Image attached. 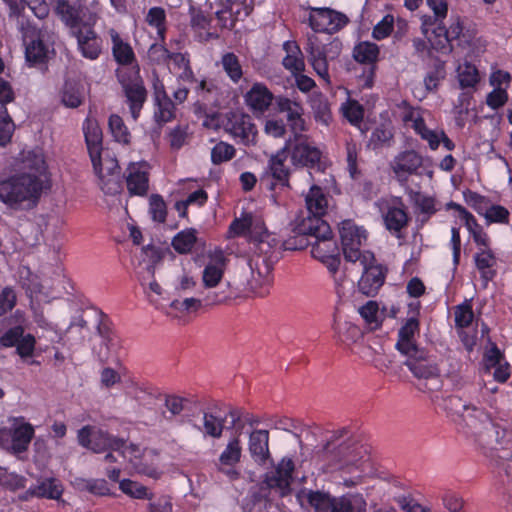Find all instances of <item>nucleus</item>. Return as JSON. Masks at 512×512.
Here are the masks:
<instances>
[{
	"instance_id": "obj_26",
	"label": "nucleus",
	"mask_w": 512,
	"mask_h": 512,
	"mask_svg": "<svg viewBox=\"0 0 512 512\" xmlns=\"http://www.w3.org/2000/svg\"><path fill=\"white\" fill-rule=\"evenodd\" d=\"M286 149L287 146L282 150L278 151L275 155H272L269 159L268 170L272 177L279 182L282 186H289V168L286 167Z\"/></svg>"
},
{
	"instance_id": "obj_39",
	"label": "nucleus",
	"mask_w": 512,
	"mask_h": 512,
	"mask_svg": "<svg viewBox=\"0 0 512 512\" xmlns=\"http://www.w3.org/2000/svg\"><path fill=\"white\" fill-rule=\"evenodd\" d=\"M85 139L91 160L97 159L102 153L101 140L102 134L98 126L89 125L85 132Z\"/></svg>"
},
{
	"instance_id": "obj_52",
	"label": "nucleus",
	"mask_w": 512,
	"mask_h": 512,
	"mask_svg": "<svg viewBox=\"0 0 512 512\" xmlns=\"http://www.w3.org/2000/svg\"><path fill=\"white\" fill-rule=\"evenodd\" d=\"M359 313L366 323L370 325L371 329L379 327V308L376 301H368L365 305L359 308Z\"/></svg>"
},
{
	"instance_id": "obj_3",
	"label": "nucleus",
	"mask_w": 512,
	"mask_h": 512,
	"mask_svg": "<svg viewBox=\"0 0 512 512\" xmlns=\"http://www.w3.org/2000/svg\"><path fill=\"white\" fill-rule=\"evenodd\" d=\"M339 234L346 261L354 264H357V261H362L368 264L373 260V253L360 250L367 238L366 231L362 227L357 226L351 220H344L340 224Z\"/></svg>"
},
{
	"instance_id": "obj_60",
	"label": "nucleus",
	"mask_w": 512,
	"mask_h": 512,
	"mask_svg": "<svg viewBox=\"0 0 512 512\" xmlns=\"http://www.w3.org/2000/svg\"><path fill=\"white\" fill-rule=\"evenodd\" d=\"M202 302L197 298H185L184 300H173L170 307L180 313H191L199 310Z\"/></svg>"
},
{
	"instance_id": "obj_31",
	"label": "nucleus",
	"mask_w": 512,
	"mask_h": 512,
	"mask_svg": "<svg viewBox=\"0 0 512 512\" xmlns=\"http://www.w3.org/2000/svg\"><path fill=\"white\" fill-rule=\"evenodd\" d=\"M256 228H257L256 226L255 227L253 226L252 216L246 215L241 219H235L230 225L229 232L233 233L234 235H242L248 231L255 242H258L259 244H263L264 238L268 237V233L266 230H263V231H261V233L258 237H255L254 230H256ZM259 229L262 230L261 227Z\"/></svg>"
},
{
	"instance_id": "obj_28",
	"label": "nucleus",
	"mask_w": 512,
	"mask_h": 512,
	"mask_svg": "<svg viewBox=\"0 0 512 512\" xmlns=\"http://www.w3.org/2000/svg\"><path fill=\"white\" fill-rule=\"evenodd\" d=\"M311 246V255L322 262H327L339 254V249L333 239V235L327 238L315 239Z\"/></svg>"
},
{
	"instance_id": "obj_47",
	"label": "nucleus",
	"mask_w": 512,
	"mask_h": 512,
	"mask_svg": "<svg viewBox=\"0 0 512 512\" xmlns=\"http://www.w3.org/2000/svg\"><path fill=\"white\" fill-rule=\"evenodd\" d=\"M113 55L116 61L122 65H127L133 62L134 53L132 48L122 42L118 35L113 37Z\"/></svg>"
},
{
	"instance_id": "obj_32",
	"label": "nucleus",
	"mask_w": 512,
	"mask_h": 512,
	"mask_svg": "<svg viewBox=\"0 0 512 512\" xmlns=\"http://www.w3.org/2000/svg\"><path fill=\"white\" fill-rule=\"evenodd\" d=\"M405 121H412L414 130L429 143L431 149L435 150L438 148L440 143L439 135L425 125L424 120L420 116H415L414 112H410L404 117Z\"/></svg>"
},
{
	"instance_id": "obj_54",
	"label": "nucleus",
	"mask_w": 512,
	"mask_h": 512,
	"mask_svg": "<svg viewBox=\"0 0 512 512\" xmlns=\"http://www.w3.org/2000/svg\"><path fill=\"white\" fill-rule=\"evenodd\" d=\"M110 131L118 142L128 143L129 133L122 118L118 115H111L109 118Z\"/></svg>"
},
{
	"instance_id": "obj_10",
	"label": "nucleus",
	"mask_w": 512,
	"mask_h": 512,
	"mask_svg": "<svg viewBox=\"0 0 512 512\" xmlns=\"http://www.w3.org/2000/svg\"><path fill=\"white\" fill-rule=\"evenodd\" d=\"M224 129L235 138H240L244 145L255 144L257 130L251 117L245 114L231 113Z\"/></svg>"
},
{
	"instance_id": "obj_18",
	"label": "nucleus",
	"mask_w": 512,
	"mask_h": 512,
	"mask_svg": "<svg viewBox=\"0 0 512 512\" xmlns=\"http://www.w3.org/2000/svg\"><path fill=\"white\" fill-rule=\"evenodd\" d=\"M127 188L130 194L143 196L148 191V172L146 164L131 163L127 169Z\"/></svg>"
},
{
	"instance_id": "obj_48",
	"label": "nucleus",
	"mask_w": 512,
	"mask_h": 512,
	"mask_svg": "<svg viewBox=\"0 0 512 512\" xmlns=\"http://www.w3.org/2000/svg\"><path fill=\"white\" fill-rule=\"evenodd\" d=\"M118 451L121 452V454L124 458H127L130 462H132L134 464V466L138 470V472L147 474L151 477H156L157 472L154 469L146 468V467H139L138 464L134 461V460H137L141 456V450L137 445H135V444L126 445V442L124 441V446Z\"/></svg>"
},
{
	"instance_id": "obj_14",
	"label": "nucleus",
	"mask_w": 512,
	"mask_h": 512,
	"mask_svg": "<svg viewBox=\"0 0 512 512\" xmlns=\"http://www.w3.org/2000/svg\"><path fill=\"white\" fill-rule=\"evenodd\" d=\"M276 105L279 112L286 114L287 122L294 136L305 131V121L302 118L303 108L298 102L286 97H278Z\"/></svg>"
},
{
	"instance_id": "obj_44",
	"label": "nucleus",
	"mask_w": 512,
	"mask_h": 512,
	"mask_svg": "<svg viewBox=\"0 0 512 512\" xmlns=\"http://www.w3.org/2000/svg\"><path fill=\"white\" fill-rule=\"evenodd\" d=\"M311 106L315 115V119L325 125H328L331 120V112L327 99L322 95H315L311 99Z\"/></svg>"
},
{
	"instance_id": "obj_38",
	"label": "nucleus",
	"mask_w": 512,
	"mask_h": 512,
	"mask_svg": "<svg viewBox=\"0 0 512 512\" xmlns=\"http://www.w3.org/2000/svg\"><path fill=\"white\" fill-rule=\"evenodd\" d=\"M62 487L54 479H46L31 489V494L37 497L59 499L62 494Z\"/></svg>"
},
{
	"instance_id": "obj_49",
	"label": "nucleus",
	"mask_w": 512,
	"mask_h": 512,
	"mask_svg": "<svg viewBox=\"0 0 512 512\" xmlns=\"http://www.w3.org/2000/svg\"><path fill=\"white\" fill-rule=\"evenodd\" d=\"M224 419L217 418L211 413H203V428L206 435L220 438L224 429Z\"/></svg>"
},
{
	"instance_id": "obj_56",
	"label": "nucleus",
	"mask_w": 512,
	"mask_h": 512,
	"mask_svg": "<svg viewBox=\"0 0 512 512\" xmlns=\"http://www.w3.org/2000/svg\"><path fill=\"white\" fill-rule=\"evenodd\" d=\"M455 324L459 328L469 326L474 318L472 307L469 303H463L455 308Z\"/></svg>"
},
{
	"instance_id": "obj_5",
	"label": "nucleus",
	"mask_w": 512,
	"mask_h": 512,
	"mask_svg": "<svg viewBox=\"0 0 512 512\" xmlns=\"http://www.w3.org/2000/svg\"><path fill=\"white\" fill-rule=\"evenodd\" d=\"M117 75L131 115L136 120L147 98V90L139 75V68H133L130 76L124 69L118 70Z\"/></svg>"
},
{
	"instance_id": "obj_15",
	"label": "nucleus",
	"mask_w": 512,
	"mask_h": 512,
	"mask_svg": "<svg viewBox=\"0 0 512 512\" xmlns=\"http://www.w3.org/2000/svg\"><path fill=\"white\" fill-rule=\"evenodd\" d=\"M248 451L255 463L265 465L270 459L269 431L253 430L248 437Z\"/></svg>"
},
{
	"instance_id": "obj_13",
	"label": "nucleus",
	"mask_w": 512,
	"mask_h": 512,
	"mask_svg": "<svg viewBox=\"0 0 512 512\" xmlns=\"http://www.w3.org/2000/svg\"><path fill=\"white\" fill-rule=\"evenodd\" d=\"M322 217L308 214L293 225L292 231L299 235L314 237L315 239L331 237L332 230Z\"/></svg>"
},
{
	"instance_id": "obj_11",
	"label": "nucleus",
	"mask_w": 512,
	"mask_h": 512,
	"mask_svg": "<svg viewBox=\"0 0 512 512\" xmlns=\"http://www.w3.org/2000/svg\"><path fill=\"white\" fill-rule=\"evenodd\" d=\"M404 364L418 379H431L438 376V368L432 363L427 351L423 348L405 355Z\"/></svg>"
},
{
	"instance_id": "obj_2",
	"label": "nucleus",
	"mask_w": 512,
	"mask_h": 512,
	"mask_svg": "<svg viewBox=\"0 0 512 512\" xmlns=\"http://www.w3.org/2000/svg\"><path fill=\"white\" fill-rule=\"evenodd\" d=\"M363 452L362 447L354 441L338 443L331 440L317 454L319 458L328 462V467L331 470L356 473L362 471Z\"/></svg>"
},
{
	"instance_id": "obj_62",
	"label": "nucleus",
	"mask_w": 512,
	"mask_h": 512,
	"mask_svg": "<svg viewBox=\"0 0 512 512\" xmlns=\"http://www.w3.org/2000/svg\"><path fill=\"white\" fill-rule=\"evenodd\" d=\"M16 293L11 287H5L0 292V316L11 311L16 305Z\"/></svg>"
},
{
	"instance_id": "obj_42",
	"label": "nucleus",
	"mask_w": 512,
	"mask_h": 512,
	"mask_svg": "<svg viewBox=\"0 0 512 512\" xmlns=\"http://www.w3.org/2000/svg\"><path fill=\"white\" fill-rule=\"evenodd\" d=\"M458 81L461 88L474 87L479 82V74L477 68L466 62L458 66Z\"/></svg>"
},
{
	"instance_id": "obj_22",
	"label": "nucleus",
	"mask_w": 512,
	"mask_h": 512,
	"mask_svg": "<svg viewBox=\"0 0 512 512\" xmlns=\"http://www.w3.org/2000/svg\"><path fill=\"white\" fill-rule=\"evenodd\" d=\"M273 94L269 89L261 84L255 83L245 94L246 104L254 111L264 112L271 105Z\"/></svg>"
},
{
	"instance_id": "obj_4",
	"label": "nucleus",
	"mask_w": 512,
	"mask_h": 512,
	"mask_svg": "<svg viewBox=\"0 0 512 512\" xmlns=\"http://www.w3.org/2000/svg\"><path fill=\"white\" fill-rule=\"evenodd\" d=\"M91 162L102 191L109 195L118 193L121 190V172L117 159L109 151H104Z\"/></svg>"
},
{
	"instance_id": "obj_27",
	"label": "nucleus",
	"mask_w": 512,
	"mask_h": 512,
	"mask_svg": "<svg viewBox=\"0 0 512 512\" xmlns=\"http://www.w3.org/2000/svg\"><path fill=\"white\" fill-rule=\"evenodd\" d=\"M307 213L309 215L324 216L328 208V200L322 189L313 185L305 196Z\"/></svg>"
},
{
	"instance_id": "obj_59",
	"label": "nucleus",
	"mask_w": 512,
	"mask_h": 512,
	"mask_svg": "<svg viewBox=\"0 0 512 512\" xmlns=\"http://www.w3.org/2000/svg\"><path fill=\"white\" fill-rule=\"evenodd\" d=\"M307 500L317 511L332 508V499H330L328 494L320 491H310L307 495Z\"/></svg>"
},
{
	"instance_id": "obj_19",
	"label": "nucleus",
	"mask_w": 512,
	"mask_h": 512,
	"mask_svg": "<svg viewBox=\"0 0 512 512\" xmlns=\"http://www.w3.org/2000/svg\"><path fill=\"white\" fill-rule=\"evenodd\" d=\"M226 258L221 250L215 251L211 261L206 265L202 274L205 288L216 287L223 278Z\"/></svg>"
},
{
	"instance_id": "obj_40",
	"label": "nucleus",
	"mask_w": 512,
	"mask_h": 512,
	"mask_svg": "<svg viewBox=\"0 0 512 512\" xmlns=\"http://www.w3.org/2000/svg\"><path fill=\"white\" fill-rule=\"evenodd\" d=\"M157 105V110L155 112V120L158 123H167L171 121L175 114H174V103L167 95H162L159 98V95L157 96V100L155 101Z\"/></svg>"
},
{
	"instance_id": "obj_41",
	"label": "nucleus",
	"mask_w": 512,
	"mask_h": 512,
	"mask_svg": "<svg viewBox=\"0 0 512 512\" xmlns=\"http://www.w3.org/2000/svg\"><path fill=\"white\" fill-rule=\"evenodd\" d=\"M23 169L28 170L27 174H35L39 178L46 171L44 157L39 152H28L23 159Z\"/></svg>"
},
{
	"instance_id": "obj_46",
	"label": "nucleus",
	"mask_w": 512,
	"mask_h": 512,
	"mask_svg": "<svg viewBox=\"0 0 512 512\" xmlns=\"http://www.w3.org/2000/svg\"><path fill=\"white\" fill-rule=\"evenodd\" d=\"M15 131V124L8 114L6 107H0V146H5L11 141Z\"/></svg>"
},
{
	"instance_id": "obj_34",
	"label": "nucleus",
	"mask_w": 512,
	"mask_h": 512,
	"mask_svg": "<svg viewBox=\"0 0 512 512\" xmlns=\"http://www.w3.org/2000/svg\"><path fill=\"white\" fill-rule=\"evenodd\" d=\"M33 435L34 429L28 423L15 428L12 434V449L14 452L22 453L26 451Z\"/></svg>"
},
{
	"instance_id": "obj_29",
	"label": "nucleus",
	"mask_w": 512,
	"mask_h": 512,
	"mask_svg": "<svg viewBox=\"0 0 512 512\" xmlns=\"http://www.w3.org/2000/svg\"><path fill=\"white\" fill-rule=\"evenodd\" d=\"M84 98L83 87L80 84L74 81L65 82L61 92V102L64 106L77 108L83 103Z\"/></svg>"
},
{
	"instance_id": "obj_6",
	"label": "nucleus",
	"mask_w": 512,
	"mask_h": 512,
	"mask_svg": "<svg viewBox=\"0 0 512 512\" xmlns=\"http://www.w3.org/2000/svg\"><path fill=\"white\" fill-rule=\"evenodd\" d=\"M78 442L95 453H101L107 449L120 450L124 446L123 439L113 438L101 429L90 425L78 431Z\"/></svg>"
},
{
	"instance_id": "obj_17",
	"label": "nucleus",
	"mask_w": 512,
	"mask_h": 512,
	"mask_svg": "<svg viewBox=\"0 0 512 512\" xmlns=\"http://www.w3.org/2000/svg\"><path fill=\"white\" fill-rule=\"evenodd\" d=\"M379 48L375 43L361 42L355 46L353 51L354 59L359 63L369 64V70L364 77V86L370 88L373 83L375 63L378 59Z\"/></svg>"
},
{
	"instance_id": "obj_51",
	"label": "nucleus",
	"mask_w": 512,
	"mask_h": 512,
	"mask_svg": "<svg viewBox=\"0 0 512 512\" xmlns=\"http://www.w3.org/2000/svg\"><path fill=\"white\" fill-rule=\"evenodd\" d=\"M446 76L445 64L443 61L436 60L433 70L430 71L424 79L425 87L428 91H433L438 87V84Z\"/></svg>"
},
{
	"instance_id": "obj_9",
	"label": "nucleus",
	"mask_w": 512,
	"mask_h": 512,
	"mask_svg": "<svg viewBox=\"0 0 512 512\" xmlns=\"http://www.w3.org/2000/svg\"><path fill=\"white\" fill-rule=\"evenodd\" d=\"M363 269L362 277L358 282L359 291L368 297H373L377 294L379 289L384 284L385 272L381 265L375 264V257L373 260L365 264L362 261H357Z\"/></svg>"
},
{
	"instance_id": "obj_64",
	"label": "nucleus",
	"mask_w": 512,
	"mask_h": 512,
	"mask_svg": "<svg viewBox=\"0 0 512 512\" xmlns=\"http://www.w3.org/2000/svg\"><path fill=\"white\" fill-rule=\"evenodd\" d=\"M485 219L488 223H508L509 211L500 205H493L485 212Z\"/></svg>"
},
{
	"instance_id": "obj_43",
	"label": "nucleus",
	"mask_w": 512,
	"mask_h": 512,
	"mask_svg": "<svg viewBox=\"0 0 512 512\" xmlns=\"http://www.w3.org/2000/svg\"><path fill=\"white\" fill-rule=\"evenodd\" d=\"M221 64L224 71L233 82H238L242 75V67L238 57L234 53H225L222 56Z\"/></svg>"
},
{
	"instance_id": "obj_37",
	"label": "nucleus",
	"mask_w": 512,
	"mask_h": 512,
	"mask_svg": "<svg viewBox=\"0 0 512 512\" xmlns=\"http://www.w3.org/2000/svg\"><path fill=\"white\" fill-rule=\"evenodd\" d=\"M196 230L187 229L178 233L172 240L173 248L181 254L190 252L196 243Z\"/></svg>"
},
{
	"instance_id": "obj_55",
	"label": "nucleus",
	"mask_w": 512,
	"mask_h": 512,
	"mask_svg": "<svg viewBox=\"0 0 512 512\" xmlns=\"http://www.w3.org/2000/svg\"><path fill=\"white\" fill-rule=\"evenodd\" d=\"M149 210L154 221L165 222L167 209L163 198L160 195L153 194L149 199Z\"/></svg>"
},
{
	"instance_id": "obj_7",
	"label": "nucleus",
	"mask_w": 512,
	"mask_h": 512,
	"mask_svg": "<svg viewBox=\"0 0 512 512\" xmlns=\"http://www.w3.org/2000/svg\"><path fill=\"white\" fill-rule=\"evenodd\" d=\"M306 51L316 73L327 83L329 80L327 56L329 52L338 54L340 49L339 42H331L327 46H321L316 35L308 36Z\"/></svg>"
},
{
	"instance_id": "obj_20",
	"label": "nucleus",
	"mask_w": 512,
	"mask_h": 512,
	"mask_svg": "<svg viewBox=\"0 0 512 512\" xmlns=\"http://www.w3.org/2000/svg\"><path fill=\"white\" fill-rule=\"evenodd\" d=\"M313 10L316 14L310 15L309 24L314 31L326 30L327 26L333 24L336 20L335 27L343 26L348 21L345 15L328 8H316Z\"/></svg>"
},
{
	"instance_id": "obj_35",
	"label": "nucleus",
	"mask_w": 512,
	"mask_h": 512,
	"mask_svg": "<svg viewBox=\"0 0 512 512\" xmlns=\"http://www.w3.org/2000/svg\"><path fill=\"white\" fill-rule=\"evenodd\" d=\"M55 12L66 25L75 27L79 24L80 11L68 0H57Z\"/></svg>"
},
{
	"instance_id": "obj_36",
	"label": "nucleus",
	"mask_w": 512,
	"mask_h": 512,
	"mask_svg": "<svg viewBox=\"0 0 512 512\" xmlns=\"http://www.w3.org/2000/svg\"><path fill=\"white\" fill-rule=\"evenodd\" d=\"M242 447L238 437L231 438L223 452L219 456V462L223 466H234L240 462Z\"/></svg>"
},
{
	"instance_id": "obj_24",
	"label": "nucleus",
	"mask_w": 512,
	"mask_h": 512,
	"mask_svg": "<svg viewBox=\"0 0 512 512\" xmlns=\"http://www.w3.org/2000/svg\"><path fill=\"white\" fill-rule=\"evenodd\" d=\"M477 269L481 273V278L484 281V286L492 280L496 274L492 268L496 265V257L492 250L488 248H480L474 256Z\"/></svg>"
},
{
	"instance_id": "obj_63",
	"label": "nucleus",
	"mask_w": 512,
	"mask_h": 512,
	"mask_svg": "<svg viewBox=\"0 0 512 512\" xmlns=\"http://www.w3.org/2000/svg\"><path fill=\"white\" fill-rule=\"evenodd\" d=\"M393 137V133L391 129L388 127L381 125L372 132L370 137V144L373 145L374 148H378L386 143H388Z\"/></svg>"
},
{
	"instance_id": "obj_57",
	"label": "nucleus",
	"mask_w": 512,
	"mask_h": 512,
	"mask_svg": "<svg viewBox=\"0 0 512 512\" xmlns=\"http://www.w3.org/2000/svg\"><path fill=\"white\" fill-rule=\"evenodd\" d=\"M97 331L101 336V341L98 344H95L92 350L93 353L98 357V359L101 362H105L108 359L109 355L110 338L107 334L106 329L102 328L100 325L97 326Z\"/></svg>"
},
{
	"instance_id": "obj_16",
	"label": "nucleus",
	"mask_w": 512,
	"mask_h": 512,
	"mask_svg": "<svg viewBox=\"0 0 512 512\" xmlns=\"http://www.w3.org/2000/svg\"><path fill=\"white\" fill-rule=\"evenodd\" d=\"M422 166V157L413 150L397 155L392 162V170L399 181H406L408 175L415 174Z\"/></svg>"
},
{
	"instance_id": "obj_33",
	"label": "nucleus",
	"mask_w": 512,
	"mask_h": 512,
	"mask_svg": "<svg viewBox=\"0 0 512 512\" xmlns=\"http://www.w3.org/2000/svg\"><path fill=\"white\" fill-rule=\"evenodd\" d=\"M384 223L389 231L396 233L400 238L399 233L408 224V216L401 208L389 207L384 215Z\"/></svg>"
},
{
	"instance_id": "obj_25",
	"label": "nucleus",
	"mask_w": 512,
	"mask_h": 512,
	"mask_svg": "<svg viewBox=\"0 0 512 512\" xmlns=\"http://www.w3.org/2000/svg\"><path fill=\"white\" fill-rule=\"evenodd\" d=\"M366 506L361 494H347L332 499L331 512H366Z\"/></svg>"
},
{
	"instance_id": "obj_21",
	"label": "nucleus",
	"mask_w": 512,
	"mask_h": 512,
	"mask_svg": "<svg viewBox=\"0 0 512 512\" xmlns=\"http://www.w3.org/2000/svg\"><path fill=\"white\" fill-rule=\"evenodd\" d=\"M419 323L415 318H410L400 328L398 333V341L396 343V349L403 355H408L414 350L420 349L415 343V333L418 331Z\"/></svg>"
},
{
	"instance_id": "obj_1",
	"label": "nucleus",
	"mask_w": 512,
	"mask_h": 512,
	"mask_svg": "<svg viewBox=\"0 0 512 512\" xmlns=\"http://www.w3.org/2000/svg\"><path fill=\"white\" fill-rule=\"evenodd\" d=\"M43 191V181L35 174L17 173L0 181V200L13 209L35 207Z\"/></svg>"
},
{
	"instance_id": "obj_12",
	"label": "nucleus",
	"mask_w": 512,
	"mask_h": 512,
	"mask_svg": "<svg viewBox=\"0 0 512 512\" xmlns=\"http://www.w3.org/2000/svg\"><path fill=\"white\" fill-rule=\"evenodd\" d=\"M296 144L291 151V160L294 165L313 167L321 158L320 150L306 141L299 133L295 136Z\"/></svg>"
},
{
	"instance_id": "obj_45",
	"label": "nucleus",
	"mask_w": 512,
	"mask_h": 512,
	"mask_svg": "<svg viewBox=\"0 0 512 512\" xmlns=\"http://www.w3.org/2000/svg\"><path fill=\"white\" fill-rule=\"evenodd\" d=\"M25 55L29 63H43L47 59L48 49L42 40H33L26 46Z\"/></svg>"
},
{
	"instance_id": "obj_58",
	"label": "nucleus",
	"mask_w": 512,
	"mask_h": 512,
	"mask_svg": "<svg viewBox=\"0 0 512 512\" xmlns=\"http://www.w3.org/2000/svg\"><path fill=\"white\" fill-rule=\"evenodd\" d=\"M343 111L344 116L351 124L358 126L362 122L364 110L357 101H349L343 106Z\"/></svg>"
},
{
	"instance_id": "obj_50",
	"label": "nucleus",
	"mask_w": 512,
	"mask_h": 512,
	"mask_svg": "<svg viewBox=\"0 0 512 512\" xmlns=\"http://www.w3.org/2000/svg\"><path fill=\"white\" fill-rule=\"evenodd\" d=\"M120 489L123 493L129 495L132 498L149 500L152 498V495L148 492L147 487L129 479H125L120 482Z\"/></svg>"
},
{
	"instance_id": "obj_8",
	"label": "nucleus",
	"mask_w": 512,
	"mask_h": 512,
	"mask_svg": "<svg viewBox=\"0 0 512 512\" xmlns=\"http://www.w3.org/2000/svg\"><path fill=\"white\" fill-rule=\"evenodd\" d=\"M295 464L291 458L284 457L277 464L274 471L266 473L264 484L270 490L275 491L280 497L291 493L292 473Z\"/></svg>"
},
{
	"instance_id": "obj_23",
	"label": "nucleus",
	"mask_w": 512,
	"mask_h": 512,
	"mask_svg": "<svg viewBox=\"0 0 512 512\" xmlns=\"http://www.w3.org/2000/svg\"><path fill=\"white\" fill-rule=\"evenodd\" d=\"M78 45L83 55L90 59H96L101 51L100 41L95 32L85 26L79 29L77 33Z\"/></svg>"
},
{
	"instance_id": "obj_30",
	"label": "nucleus",
	"mask_w": 512,
	"mask_h": 512,
	"mask_svg": "<svg viewBox=\"0 0 512 512\" xmlns=\"http://www.w3.org/2000/svg\"><path fill=\"white\" fill-rule=\"evenodd\" d=\"M287 55L283 59V65L292 73L301 72L304 69V61L298 44L294 41H286L283 45Z\"/></svg>"
},
{
	"instance_id": "obj_61",
	"label": "nucleus",
	"mask_w": 512,
	"mask_h": 512,
	"mask_svg": "<svg viewBox=\"0 0 512 512\" xmlns=\"http://www.w3.org/2000/svg\"><path fill=\"white\" fill-rule=\"evenodd\" d=\"M188 127L187 126H177L172 129L169 133V143L170 147L174 150L180 149L183 145L186 144L188 138Z\"/></svg>"
},
{
	"instance_id": "obj_53",
	"label": "nucleus",
	"mask_w": 512,
	"mask_h": 512,
	"mask_svg": "<svg viewBox=\"0 0 512 512\" xmlns=\"http://www.w3.org/2000/svg\"><path fill=\"white\" fill-rule=\"evenodd\" d=\"M234 155L235 148L232 145L226 142H219L211 151V160L214 164H220L229 161Z\"/></svg>"
}]
</instances>
